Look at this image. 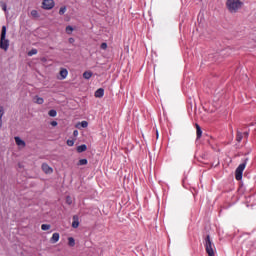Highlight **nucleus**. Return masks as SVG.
I'll use <instances>...</instances> for the list:
<instances>
[{
	"mask_svg": "<svg viewBox=\"0 0 256 256\" xmlns=\"http://www.w3.org/2000/svg\"><path fill=\"white\" fill-rule=\"evenodd\" d=\"M67 145H68V147H73V145H75V141L67 140Z\"/></svg>",
	"mask_w": 256,
	"mask_h": 256,
	"instance_id": "28",
	"label": "nucleus"
},
{
	"mask_svg": "<svg viewBox=\"0 0 256 256\" xmlns=\"http://www.w3.org/2000/svg\"><path fill=\"white\" fill-rule=\"evenodd\" d=\"M42 171H44V173H46V175H51V173H53V169L47 163L42 164Z\"/></svg>",
	"mask_w": 256,
	"mask_h": 256,
	"instance_id": "7",
	"label": "nucleus"
},
{
	"mask_svg": "<svg viewBox=\"0 0 256 256\" xmlns=\"http://www.w3.org/2000/svg\"><path fill=\"white\" fill-rule=\"evenodd\" d=\"M3 115H5V110L3 106H0V129L3 127Z\"/></svg>",
	"mask_w": 256,
	"mask_h": 256,
	"instance_id": "12",
	"label": "nucleus"
},
{
	"mask_svg": "<svg viewBox=\"0 0 256 256\" xmlns=\"http://www.w3.org/2000/svg\"><path fill=\"white\" fill-rule=\"evenodd\" d=\"M55 7V1L54 0H43L42 1V8L46 11H51Z\"/></svg>",
	"mask_w": 256,
	"mask_h": 256,
	"instance_id": "5",
	"label": "nucleus"
},
{
	"mask_svg": "<svg viewBox=\"0 0 256 256\" xmlns=\"http://www.w3.org/2000/svg\"><path fill=\"white\" fill-rule=\"evenodd\" d=\"M100 47H101V49H103V50L107 49V43H105V42L102 43Z\"/></svg>",
	"mask_w": 256,
	"mask_h": 256,
	"instance_id": "29",
	"label": "nucleus"
},
{
	"mask_svg": "<svg viewBox=\"0 0 256 256\" xmlns=\"http://www.w3.org/2000/svg\"><path fill=\"white\" fill-rule=\"evenodd\" d=\"M33 55H37V49H32L28 52L29 57H33Z\"/></svg>",
	"mask_w": 256,
	"mask_h": 256,
	"instance_id": "22",
	"label": "nucleus"
},
{
	"mask_svg": "<svg viewBox=\"0 0 256 256\" xmlns=\"http://www.w3.org/2000/svg\"><path fill=\"white\" fill-rule=\"evenodd\" d=\"M60 237H61V236L59 235V233H54V234L52 235V237L50 238L51 243H57V242H59Z\"/></svg>",
	"mask_w": 256,
	"mask_h": 256,
	"instance_id": "11",
	"label": "nucleus"
},
{
	"mask_svg": "<svg viewBox=\"0 0 256 256\" xmlns=\"http://www.w3.org/2000/svg\"><path fill=\"white\" fill-rule=\"evenodd\" d=\"M70 200H71V198H70V197H68V198H67V203H71V201H70Z\"/></svg>",
	"mask_w": 256,
	"mask_h": 256,
	"instance_id": "33",
	"label": "nucleus"
},
{
	"mask_svg": "<svg viewBox=\"0 0 256 256\" xmlns=\"http://www.w3.org/2000/svg\"><path fill=\"white\" fill-rule=\"evenodd\" d=\"M34 103H37V105H43V103H45V100L39 96H35Z\"/></svg>",
	"mask_w": 256,
	"mask_h": 256,
	"instance_id": "13",
	"label": "nucleus"
},
{
	"mask_svg": "<svg viewBox=\"0 0 256 256\" xmlns=\"http://www.w3.org/2000/svg\"><path fill=\"white\" fill-rule=\"evenodd\" d=\"M205 249L209 256H215V251L213 250L215 249V245L211 242V238L209 236L205 239Z\"/></svg>",
	"mask_w": 256,
	"mask_h": 256,
	"instance_id": "3",
	"label": "nucleus"
},
{
	"mask_svg": "<svg viewBox=\"0 0 256 256\" xmlns=\"http://www.w3.org/2000/svg\"><path fill=\"white\" fill-rule=\"evenodd\" d=\"M226 7L229 13H237L243 7V2L241 0H227Z\"/></svg>",
	"mask_w": 256,
	"mask_h": 256,
	"instance_id": "1",
	"label": "nucleus"
},
{
	"mask_svg": "<svg viewBox=\"0 0 256 256\" xmlns=\"http://www.w3.org/2000/svg\"><path fill=\"white\" fill-rule=\"evenodd\" d=\"M72 227L74 229H77V227H79V217H77V216L73 217Z\"/></svg>",
	"mask_w": 256,
	"mask_h": 256,
	"instance_id": "14",
	"label": "nucleus"
},
{
	"mask_svg": "<svg viewBox=\"0 0 256 256\" xmlns=\"http://www.w3.org/2000/svg\"><path fill=\"white\" fill-rule=\"evenodd\" d=\"M78 165H87V159L79 160Z\"/></svg>",
	"mask_w": 256,
	"mask_h": 256,
	"instance_id": "26",
	"label": "nucleus"
},
{
	"mask_svg": "<svg viewBox=\"0 0 256 256\" xmlns=\"http://www.w3.org/2000/svg\"><path fill=\"white\" fill-rule=\"evenodd\" d=\"M83 77H84V79H91L92 77H93V72H91V71H85L84 73H83Z\"/></svg>",
	"mask_w": 256,
	"mask_h": 256,
	"instance_id": "15",
	"label": "nucleus"
},
{
	"mask_svg": "<svg viewBox=\"0 0 256 256\" xmlns=\"http://www.w3.org/2000/svg\"><path fill=\"white\" fill-rule=\"evenodd\" d=\"M67 13V6H61L59 9V15H65Z\"/></svg>",
	"mask_w": 256,
	"mask_h": 256,
	"instance_id": "18",
	"label": "nucleus"
},
{
	"mask_svg": "<svg viewBox=\"0 0 256 256\" xmlns=\"http://www.w3.org/2000/svg\"><path fill=\"white\" fill-rule=\"evenodd\" d=\"M14 140H15V143L16 145L20 148V149H23L25 148V141H23V139H21V137L19 136H16L14 137Z\"/></svg>",
	"mask_w": 256,
	"mask_h": 256,
	"instance_id": "6",
	"label": "nucleus"
},
{
	"mask_svg": "<svg viewBox=\"0 0 256 256\" xmlns=\"http://www.w3.org/2000/svg\"><path fill=\"white\" fill-rule=\"evenodd\" d=\"M0 5L5 13H7V4L5 2H0Z\"/></svg>",
	"mask_w": 256,
	"mask_h": 256,
	"instance_id": "25",
	"label": "nucleus"
},
{
	"mask_svg": "<svg viewBox=\"0 0 256 256\" xmlns=\"http://www.w3.org/2000/svg\"><path fill=\"white\" fill-rule=\"evenodd\" d=\"M94 95L96 98L101 99V97L105 95V90L103 88H99Z\"/></svg>",
	"mask_w": 256,
	"mask_h": 256,
	"instance_id": "10",
	"label": "nucleus"
},
{
	"mask_svg": "<svg viewBox=\"0 0 256 256\" xmlns=\"http://www.w3.org/2000/svg\"><path fill=\"white\" fill-rule=\"evenodd\" d=\"M59 77L58 79H60V81H63V79H67V75H69V71H67V69L65 68H62L60 69V72H59Z\"/></svg>",
	"mask_w": 256,
	"mask_h": 256,
	"instance_id": "8",
	"label": "nucleus"
},
{
	"mask_svg": "<svg viewBox=\"0 0 256 256\" xmlns=\"http://www.w3.org/2000/svg\"><path fill=\"white\" fill-rule=\"evenodd\" d=\"M236 140L238 141V143H241V141L243 140V133L238 132L236 136Z\"/></svg>",
	"mask_w": 256,
	"mask_h": 256,
	"instance_id": "20",
	"label": "nucleus"
},
{
	"mask_svg": "<svg viewBox=\"0 0 256 256\" xmlns=\"http://www.w3.org/2000/svg\"><path fill=\"white\" fill-rule=\"evenodd\" d=\"M156 136H157V138H159V132H156Z\"/></svg>",
	"mask_w": 256,
	"mask_h": 256,
	"instance_id": "34",
	"label": "nucleus"
},
{
	"mask_svg": "<svg viewBox=\"0 0 256 256\" xmlns=\"http://www.w3.org/2000/svg\"><path fill=\"white\" fill-rule=\"evenodd\" d=\"M68 245H69V247H75V238L69 237L68 238Z\"/></svg>",
	"mask_w": 256,
	"mask_h": 256,
	"instance_id": "19",
	"label": "nucleus"
},
{
	"mask_svg": "<svg viewBox=\"0 0 256 256\" xmlns=\"http://www.w3.org/2000/svg\"><path fill=\"white\" fill-rule=\"evenodd\" d=\"M0 49H3V51L9 50V39H7V26H2L0 36Z\"/></svg>",
	"mask_w": 256,
	"mask_h": 256,
	"instance_id": "2",
	"label": "nucleus"
},
{
	"mask_svg": "<svg viewBox=\"0 0 256 256\" xmlns=\"http://www.w3.org/2000/svg\"><path fill=\"white\" fill-rule=\"evenodd\" d=\"M41 229L42 231H49V229H51V226L49 224H42Z\"/></svg>",
	"mask_w": 256,
	"mask_h": 256,
	"instance_id": "21",
	"label": "nucleus"
},
{
	"mask_svg": "<svg viewBox=\"0 0 256 256\" xmlns=\"http://www.w3.org/2000/svg\"><path fill=\"white\" fill-rule=\"evenodd\" d=\"M78 153H83L84 151H87V145L83 144L77 147Z\"/></svg>",
	"mask_w": 256,
	"mask_h": 256,
	"instance_id": "17",
	"label": "nucleus"
},
{
	"mask_svg": "<svg viewBox=\"0 0 256 256\" xmlns=\"http://www.w3.org/2000/svg\"><path fill=\"white\" fill-rule=\"evenodd\" d=\"M51 125H52V127H57V125H58V124H57V121H52V122H51Z\"/></svg>",
	"mask_w": 256,
	"mask_h": 256,
	"instance_id": "31",
	"label": "nucleus"
},
{
	"mask_svg": "<svg viewBox=\"0 0 256 256\" xmlns=\"http://www.w3.org/2000/svg\"><path fill=\"white\" fill-rule=\"evenodd\" d=\"M48 115H49L50 117H57V111H56V110H50V111L48 112Z\"/></svg>",
	"mask_w": 256,
	"mask_h": 256,
	"instance_id": "23",
	"label": "nucleus"
},
{
	"mask_svg": "<svg viewBox=\"0 0 256 256\" xmlns=\"http://www.w3.org/2000/svg\"><path fill=\"white\" fill-rule=\"evenodd\" d=\"M73 135H74V137H78V136H79V131L74 130V131H73Z\"/></svg>",
	"mask_w": 256,
	"mask_h": 256,
	"instance_id": "30",
	"label": "nucleus"
},
{
	"mask_svg": "<svg viewBox=\"0 0 256 256\" xmlns=\"http://www.w3.org/2000/svg\"><path fill=\"white\" fill-rule=\"evenodd\" d=\"M66 33H67L68 35H71V33H73V26H67V27H66Z\"/></svg>",
	"mask_w": 256,
	"mask_h": 256,
	"instance_id": "24",
	"label": "nucleus"
},
{
	"mask_svg": "<svg viewBox=\"0 0 256 256\" xmlns=\"http://www.w3.org/2000/svg\"><path fill=\"white\" fill-rule=\"evenodd\" d=\"M76 129H87V127H89V122L87 121H82V122H79L75 125Z\"/></svg>",
	"mask_w": 256,
	"mask_h": 256,
	"instance_id": "9",
	"label": "nucleus"
},
{
	"mask_svg": "<svg viewBox=\"0 0 256 256\" xmlns=\"http://www.w3.org/2000/svg\"><path fill=\"white\" fill-rule=\"evenodd\" d=\"M196 135L197 138H201V135H203V131H201V126H199L198 124H196Z\"/></svg>",
	"mask_w": 256,
	"mask_h": 256,
	"instance_id": "16",
	"label": "nucleus"
},
{
	"mask_svg": "<svg viewBox=\"0 0 256 256\" xmlns=\"http://www.w3.org/2000/svg\"><path fill=\"white\" fill-rule=\"evenodd\" d=\"M246 164H240L236 169V180L241 181L243 179V171H245Z\"/></svg>",
	"mask_w": 256,
	"mask_h": 256,
	"instance_id": "4",
	"label": "nucleus"
},
{
	"mask_svg": "<svg viewBox=\"0 0 256 256\" xmlns=\"http://www.w3.org/2000/svg\"><path fill=\"white\" fill-rule=\"evenodd\" d=\"M244 135H245V137H248L249 136V132H245Z\"/></svg>",
	"mask_w": 256,
	"mask_h": 256,
	"instance_id": "32",
	"label": "nucleus"
},
{
	"mask_svg": "<svg viewBox=\"0 0 256 256\" xmlns=\"http://www.w3.org/2000/svg\"><path fill=\"white\" fill-rule=\"evenodd\" d=\"M31 15L32 17H39V13L37 12V10H32Z\"/></svg>",
	"mask_w": 256,
	"mask_h": 256,
	"instance_id": "27",
	"label": "nucleus"
}]
</instances>
